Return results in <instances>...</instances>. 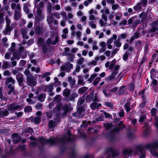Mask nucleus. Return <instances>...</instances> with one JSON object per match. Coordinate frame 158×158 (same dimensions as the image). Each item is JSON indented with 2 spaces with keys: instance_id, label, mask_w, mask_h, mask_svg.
<instances>
[{
  "instance_id": "obj_1",
  "label": "nucleus",
  "mask_w": 158,
  "mask_h": 158,
  "mask_svg": "<svg viewBox=\"0 0 158 158\" xmlns=\"http://www.w3.org/2000/svg\"><path fill=\"white\" fill-rule=\"evenodd\" d=\"M67 134L69 135V137L67 138H55L46 139L44 138H41L39 139V141L42 145L49 144L51 145H54L57 144L59 143L64 144L66 142L72 141L75 138L73 135H71L70 131H68Z\"/></svg>"
},
{
  "instance_id": "obj_2",
  "label": "nucleus",
  "mask_w": 158,
  "mask_h": 158,
  "mask_svg": "<svg viewBox=\"0 0 158 158\" xmlns=\"http://www.w3.org/2000/svg\"><path fill=\"white\" fill-rule=\"evenodd\" d=\"M6 26L5 30L3 31L5 35H10L11 31L16 26V22H13L11 23V20L7 16L5 17Z\"/></svg>"
},
{
  "instance_id": "obj_3",
  "label": "nucleus",
  "mask_w": 158,
  "mask_h": 158,
  "mask_svg": "<svg viewBox=\"0 0 158 158\" xmlns=\"http://www.w3.org/2000/svg\"><path fill=\"white\" fill-rule=\"evenodd\" d=\"M125 127L123 124L122 121H120L118 124L117 127L112 129L111 132L107 135V136L111 140H113L115 137V134L118 133Z\"/></svg>"
},
{
  "instance_id": "obj_4",
  "label": "nucleus",
  "mask_w": 158,
  "mask_h": 158,
  "mask_svg": "<svg viewBox=\"0 0 158 158\" xmlns=\"http://www.w3.org/2000/svg\"><path fill=\"white\" fill-rule=\"evenodd\" d=\"M145 147L150 150L152 155L158 157V152L155 150V148L158 149V142H153L151 144H147L145 145Z\"/></svg>"
},
{
  "instance_id": "obj_5",
  "label": "nucleus",
  "mask_w": 158,
  "mask_h": 158,
  "mask_svg": "<svg viewBox=\"0 0 158 158\" xmlns=\"http://www.w3.org/2000/svg\"><path fill=\"white\" fill-rule=\"evenodd\" d=\"M26 83L27 85L30 87H34L37 84L36 78L32 75H29L27 77Z\"/></svg>"
},
{
  "instance_id": "obj_6",
  "label": "nucleus",
  "mask_w": 158,
  "mask_h": 158,
  "mask_svg": "<svg viewBox=\"0 0 158 158\" xmlns=\"http://www.w3.org/2000/svg\"><path fill=\"white\" fill-rule=\"evenodd\" d=\"M53 35L50 36V38H48L46 41V44L48 46H50L51 44L52 45H56L59 41V37L58 35H56L55 37V39L52 40L54 38Z\"/></svg>"
},
{
  "instance_id": "obj_7",
  "label": "nucleus",
  "mask_w": 158,
  "mask_h": 158,
  "mask_svg": "<svg viewBox=\"0 0 158 158\" xmlns=\"http://www.w3.org/2000/svg\"><path fill=\"white\" fill-rule=\"evenodd\" d=\"M16 78L19 86L22 87L23 89L24 88L25 86L23 84V75L20 73H18L16 75Z\"/></svg>"
},
{
  "instance_id": "obj_8",
  "label": "nucleus",
  "mask_w": 158,
  "mask_h": 158,
  "mask_svg": "<svg viewBox=\"0 0 158 158\" xmlns=\"http://www.w3.org/2000/svg\"><path fill=\"white\" fill-rule=\"evenodd\" d=\"M22 106L21 105L15 103H13L10 104L8 106V109L9 110L11 111L17 110H20L22 109Z\"/></svg>"
},
{
  "instance_id": "obj_9",
  "label": "nucleus",
  "mask_w": 158,
  "mask_h": 158,
  "mask_svg": "<svg viewBox=\"0 0 158 158\" xmlns=\"http://www.w3.org/2000/svg\"><path fill=\"white\" fill-rule=\"evenodd\" d=\"M134 51L133 47H130L123 55V59L125 61L127 60L128 57L131 55L132 53Z\"/></svg>"
},
{
  "instance_id": "obj_10",
  "label": "nucleus",
  "mask_w": 158,
  "mask_h": 158,
  "mask_svg": "<svg viewBox=\"0 0 158 158\" xmlns=\"http://www.w3.org/2000/svg\"><path fill=\"white\" fill-rule=\"evenodd\" d=\"M108 158L112 157L113 158H115L119 154V153L117 150L113 148H110L108 150Z\"/></svg>"
},
{
  "instance_id": "obj_11",
  "label": "nucleus",
  "mask_w": 158,
  "mask_h": 158,
  "mask_svg": "<svg viewBox=\"0 0 158 158\" xmlns=\"http://www.w3.org/2000/svg\"><path fill=\"white\" fill-rule=\"evenodd\" d=\"M36 14L37 16L35 18V23L39 24L40 22L44 19V16L41 11H36Z\"/></svg>"
},
{
  "instance_id": "obj_12",
  "label": "nucleus",
  "mask_w": 158,
  "mask_h": 158,
  "mask_svg": "<svg viewBox=\"0 0 158 158\" xmlns=\"http://www.w3.org/2000/svg\"><path fill=\"white\" fill-rule=\"evenodd\" d=\"M73 67V65L69 62H67V63L60 67V69L61 71H66L69 73L71 69H72Z\"/></svg>"
},
{
  "instance_id": "obj_13",
  "label": "nucleus",
  "mask_w": 158,
  "mask_h": 158,
  "mask_svg": "<svg viewBox=\"0 0 158 158\" xmlns=\"http://www.w3.org/2000/svg\"><path fill=\"white\" fill-rule=\"evenodd\" d=\"M137 152H139L140 153V156L139 158H145V151L144 148L141 146H137L135 148Z\"/></svg>"
},
{
  "instance_id": "obj_14",
  "label": "nucleus",
  "mask_w": 158,
  "mask_h": 158,
  "mask_svg": "<svg viewBox=\"0 0 158 158\" xmlns=\"http://www.w3.org/2000/svg\"><path fill=\"white\" fill-rule=\"evenodd\" d=\"M11 136L12 141L14 143H17L20 141L21 140L20 137L17 133L13 134Z\"/></svg>"
},
{
  "instance_id": "obj_15",
  "label": "nucleus",
  "mask_w": 158,
  "mask_h": 158,
  "mask_svg": "<svg viewBox=\"0 0 158 158\" xmlns=\"http://www.w3.org/2000/svg\"><path fill=\"white\" fill-rule=\"evenodd\" d=\"M13 85L11 84L6 85L9 89L8 94L9 95L11 93H13L14 95H16L17 94V92L15 89V87Z\"/></svg>"
},
{
  "instance_id": "obj_16",
  "label": "nucleus",
  "mask_w": 158,
  "mask_h": 158,
  "mask_svg": "<svg viewBox=\"0 0 158 158\" xmlns=\"http://www.w3.org/2000/svg\"><path fill=\"white\" fill-rule=\"evenodd\" d=\"M6 81L5 82V84L6 85L9 84L14 85L15 83V80L11 77H9L5 78Z\"/></svg>"
},
{
  "instance_id": "obj_17",
  "label": "nucleus",
  "mask_w": 158,
  "mask_h": 158,
  "mask_svg": "<svg viewBox=\"0 0 158 158\" xmlns=\"http://www.w3.org/2000/svg\"><path fill=\"white\" fill-rule=\"evenodd\" d=\"M151 85L153 86L155 92L158 93V81L156 79H153Z\"/></svg>"
},
{
  "instance_id": "obj_18",
  "label": "nucleus",
  "mask_w": 158,
  "mask_h": 158,
  "mask_svg": "<svg viewBox=\"0 0 158 158\" xmlns=\"http://www.w3.org/2000/svg\"><path fill=\"white\" fill-rule=\"evenodd\" d=\"M94 92L92 91L86 97L85 101L87 102H90L93 101L94 98Z\"/></svg>"
},
{
  "instance_id": "obj_19",
  "label": "nucleus",
  "mask_w": 158,
  "mask_h": 158,
  "mask_svg": "<svg viewBox=\"0 0 158 158\" xmlns=\"http://www.w3.org/2000/svg\"><path fill=\"white\" fill-rule=\"evenodd\" d=\"M35 33L37 35H42L43 33V27L39 26H37L35 28Z\"/></svg>"
},
{
  "instance_id": "obj_20",
  "label": "nucleus",
  "mask_w": 158,
  "mask_h": 158,
  "mask_svg": "<svg viewBox=\"0 0 158 158\" xmlns=\"http://www.w3.org/2000/svg\"><path fill=\"white\" fill-rule=\"evenodd\" d=\"M116 75V73L112 72L110 75L106 77V79L108 81H114L115 80H117V78L115 77Z\"/></svg>"
},
{
  "instance_id": "obj_21",
  "label": "nucleus",
  "mask_w": 158,
  "mask_h": 158,
  "mask_svg": "<svg viewBox=\"0 0 158 158\" xmlns=\"http://www.w3.org/2000/svg\"><path fill=\"white\" fill-rule=\"evenodd\" d=\"M62 108L64 111V113L65 114L67 113L70 110H71L73 109L71 107L70 104L64 105L63 106Z\"/></svg>"
},
{
  "instance_id": "obj_22",
  "label": "nucleus",
  "mask_w": 158,
  "mask_h": 158,
  "mask_svg": "<svg viewBox=\"0 0 158 158\" xmlns=\"http://www.w3.org/2000/svg\"><path fill=\"white\" fill-rule=\"evenodd\" d=\"M101 104H98L97 102H94L90 105V107L93 110H94L96 109H98L101 106Z\"/></svg>"
},
{
  "instance_id": "obj_23",
  "label": "nucleus",
  "mask_w": 158,
  "mask_h": 158,
  "mask_svg": "<svg viewBox=\"0 0 158 158\" xmlns=\"http://www.w3.org/2000/svg\"><path fill=\"white\" fill-rule=\"evenodd\" d=\"M44 6V2L43 1H41L37 5V11H38L42 12Z\"/></svg>"
},
{
  "instance_id": "obj_24",
  "label": "nucleus",
  "mask_w": 158,
  "mask_h": 158,
  "mask_svg": "<svg viewBox=\"0 0 158 158\" xmlns=\"http://www.w3.org/2000/svg\"><path fill=\"white\" fill-rule=\"evenodd\" d=\"M78 96L77 94L76 93H73L69 97L66 98H65V100L66 102H69L72 101L74 99L77 97Z\"/></svg>"
},
{
  "instance_id": "obj_25",
  "label": "nucleus",
  "mask_w": 158,
  "mask_h": 158,
  "mask_svg": "<svg viewBox=\"0 0 158 158\" xmlns=\"http://www.w3.org/2000/svg\"><path fill=\"white\" fill-rule=\"evenodd\" d=\"M30 7L29 2H27L23 4V9L25 12L28 13L29 12V7Z\"/></svg>"
},
{
  "instance_id": "obj_26",
  "label": "nucleus",
  "mask_w": 158,
  "mask_h": 158,
  "mask_svg": "<svg viewBox=\"0 0 158 158\" xmlns=\"http://www.w3.org/2000/svg\"><path fill=\"white\" fill-rule=\"evenodd\" d=\"M141 44V41L140 40H137L135 42V46L138 49V51L140 52L142 48Z\"/></svg>"
},
{
  "instance_id": "obj_27",
  "label": "nucleus",
  "mask_w": 158,
  "mask_h": 158,
  "mask_svg": "<svg viewBox=\"0 0 158 158\" xmlns=\"http://www.w3.org/2000/svg\"><path fill=\"white\" fill-rule=\"evenodd\" d=\"M157 72L156 71L155 69L153 68L150 71V77L152 80L155 79L154 78H156Z\"/></svg>"
},
{
  "instance_id": "obj_28",
  "label": "nucleus",
  "mask_w": 158,
  "mask_h": 158,
  "mask_svg": "<svg viewBox=\"0 0 158 158\" xmlns=\"http://www.w3.org/2000/svg\"><path fill=\"white\" fill-rule=\"evenodd\" d=\"M53 84L51 83L48 85L45 86V89L46 91L49 92H51L53 89Z\"/></svg>"
},
{
  "instance_id": "obj_29",
  "label": "nucleus",
  "mask_w": 158,
  "mask_h": 158,
  "mask_svg": "<svg viewBox=\"0 0 158 158\" xmlns=\"http://www.w3.org/2000/svg\"><path fill=\"white\" fill-rule=\"evenodd\" d=\"M46 94L45 93H43L40 94L38 97V100L39 101L43 102L46 98Z\"/></svg>"
},
{
  "instance_id": "obj_30",
  "label": "nucleus",
  "mask_w": 158,
  "mask_h": 158,
  "mask_svg": "<svg viewBox=\"0 0 158 158\" xmlns=\"http://www.w3.org/2000/svg\"><path fill=\"white\" fill-rule=\"evenodd\" d=\"M70 94V90L67 88L65 89L63 92V95L66 98L69 97Z\"/></svg>"
},
{
  "instance_id": "obj_31",
  "label": "nucleus",
  "mask_w": 158,
  "mask_h": 158,
  "mask_svg": "<svg viewBox=\"0 0 158 158\" xmlns=\"http://www.w3.org/2000/svg\"><path fill=\"white\" fill-rule=\"evenodd\" d=\"M21 18V15L20 12H19L17 11H15V14L14 15V19L15 20L18 21Z\"/></svg>"
},
{
  "instance_id": "obj_32",
  "label": "nucleus",
  "mask_w": 158,
  "mask_h": 158,
  "mask_svg": "<svg viewBox=\"0 0 158 158\" xmlns=\"http://www.w3.org/2000/svg\"><path fill=\"white\" fill-rule=\"evenodd\" d=\"M133 153V151L131 149H125L123 151V153L124 154H127L130 156Z\"/></svg>"
},
{
  "instance_id": "obj_33",
  "label": "nucleus",
  "mask_w": 158,
  "mask_h": 158,
  "mask_svg": "<svg viewBox=\"0 0 158 158\" xmlns=\"http://www.w3.org/2000/svg\"><path fill=\"white\" fill-rule=\"evenodd\" d=\"M68 81L69 82L71 87L72 88V86L75 84L76 81L75 79L74 78L73 79L71 77H69L68 78Z\"/></svg>"
},
{
  "instance_id": "obj_34",
  "label": "nucleus",
  "mask_w": 158,
  "mask_h": 158,
  "mask_svg": "<svg viewBox=\"0 0 158 158\" xmlns=\"http://www.w3.org/2000/svg\"><path fill=\"white\" fill-rule=\"evenodd\" d=\"M144 127V132L146 135L148 134L149 133L150 130V127L148 126V123H145Z\"/></svg>"
},
{
  "instance_id": "obj_35",
  "label": "nucleus",
  "mask_w": 158,
  "mask_h": 158,
  "mask_svg": "<svg viewBox=\"0 0 158 158\" xmlns=\"http://www.w3.org/2000/svg\"><path fill=\"white\" fill-rule=\"evenodd\" d=\"M88 89V88L85 86H83L80 88L78 90V92L81 94H83Z\"/></svg>"
},
{
  "instance_id": "obj_36",
  "label": "nucleus",
  "mask_w": 158,
  "mask_h": 158,
  "mask_svg": "<svg viewBox=\"0 0 158 158\" xmlns=\"http://www.w3.org/2000/svg\"><path fill=\"white\" fill-rule=\"evenodd\" d=\"M70 49L69 47H66L64 48V51L62 53V55L63 56H68L71 53H69Z\"/></svg>"
},
{
  "instance_id": "obj_37",
  "label": "nucleus",
  "mask_w": 158,
  "mask_h": 158,
  "mask_svg": "<svg viewBox=\"0 0 158 158\" xmlns=\"http://www.w3.org/2000/svg\"><path fill=\"white\" fill-rule=\"evenodd\" d=\"M142 6L139 2L137 4L134 6L133 9L135 11H138L141 10L142 9Z\"/></svg>"
},
{
  "instance_id": "obj_38",
  "label": "nucleus",
  "mask_w": 158,
  "mask_h": 158,
  "mask_svg": "<svg viewBox=\"0 0 158 158\" xmlns=\"http://www.w3.org/2000/svg\"><path fill=\"white\" fill-rule=\"evenodd\" d=\"M104 105L112 109H114V106L113 104L110 102H106L104 103Z\"/></svg>"
},
{
  "instance_id": "obj_39",
  "label": "nucleus",
  "mask_w": 158,
  "mask_h": 158,
  "mask_svg": "<svg viewBox=\"0 0 158 158\" xmlns=\"http://www.w3.org/2000/svg\"><path fill=\"white\" fill-rule=\"evenodd\" d=\"M56 125V122L51 120L49 122L48 127L49 128H54Z\"/></svg>"
},
{
  "instance_id": "obj_40",
  "label": "nucleus",
  "mask_w": 158,
  "mask_h": 158,
  "mask_svg": "<svg viewBox=\"0 0 158 158\" xmlns=\"http://www.w3.org/2000/svg\"><path fill=\"white\" fill-rule=\"evenodd\" d=\"M125 86H121L118 90V94L120 95H123L124 93Z\"/></svg>"
},
{
  "instance_id": "obj_41",
  "label": "nucleus",
  "mask_w": 158,
  "mask_h": 158,
  "mask_svg": "<svg viewBox=\"0 0 158 158\" xmlns=\"http://www.w3.org/2000/svg\"><path fill=\"white\" fill-rule=\"evenodd\" d=\"M113 40L112 38H110L107 41L106 44L108 48L109 49H111L112 48V46L110 44L113 41Z\"/></svg>"
},
{
  "instance_id": "obj_42",
  "label": "nucleus",
  "mask_w": 158,
  "mask_h": 158,
  "mask_svg": "<svg viewBox=\"0 0 158 158\" xmlns=\"http://www.w3.org/2000/svg\"><path fill=\"white\" fill-rule=\"evenodd\" d=\"M67 60L69 61H70L72 62H73L74 61L73 59L75 58V55L72 53L70 54L69 55L67 56Z\"/></svg>"
},
{
  "instance_id": "obj_43",
  "label": "nucleus",
  "mask_w": 158,
  "mask_h": 158,
  "mask_svg": "<svg viewBox=\"0 0 158 158\" xmlns=\"http://www.w3.org/2000/svg\"><path fill=\"white\" fill-rule=\"evenodd\" d=\"M98 76V74L97 73H94L90 76V77L87 80V81L90 83L92 82L94 79L97 77Z\"/></svg>"
},
{
  "instance_id": "obj_44",
  "label": "nucleus",
  "mask_w": 158,
  "mask_h": 158,
  "mask_svg": "<svg viewBox=\"0 0 158 158\" xmlns=\"http://www.w3.org/2000/svg\"><path fill=\"white\" fill-rule=\"evenodd\" d=\"M84 81V79L82 76H79L78 77V83L79 85H84V83H83Z\"/></svg>"
},
{
  "instance_id": "obj_45",
  "label": "nucleus",
  "mask_w": 158,
  "mask_h": 158,
  "mask_svg": "<svg viewBox=\"0 0 158 158\" xmlns=\"http://www.w3.org/2000/svg\"><path fill=\"white\" fill-rule=\"evenodd\" d=\"M104 127L107 130H110L112 128L113 125L111 123H107L104 124Z\"/></svg>"
},
{
  "instance_id": "obj_46",
  "label": "nucleus",
  "mask_w": 158,
  "mask_h": 158,
  "mask_svg": "<svg viewBox=\"0 0 158 158\" xmlns=\"http://www.w3.org/2000/svg\"><path fill=\"white\" fill-rule=\"evenodd\" d=\"M53 17L52 15L48 16L47 17V21L48 24H51L53 22Z\"/></svg>"
},
{
  "instance_id": "obj_47",
  "label": "nucleus",
  "mask_w": 158,
  "mask_h": 158,
  "mask_svg": "<svg viewBox=\"0 0 158 158\" xmlns=\"http://www.w3.org/2000/svg\"><path fill=\"white\" fill-rule=\"evenodd\" d=\"M32 110V108L31 106H26L24 108V111L25 112H30Z\"/></svg>"
},
{
  "instance_id": "obj_48",
  "label": "nucleus",
  "mask_w": 158,
  "mask_h": 158,
  "mask_svg": "<svg viewBox=\"0 0 158 158\" xmlns=\"http://www.w3.org/2000/svg\"><path fill=\"white\" fill-rule=\"evenodd\" d=\"M149 45L148 44H146L144 48V55L145 56H146L147 55L148 52V51Z\"/></svg>"
},
{
  "instance_id": "obj_49",
  "label": "nucleus",
  "mask_w": 158,
  "mask_h": 158,
  "mask_svg": "<svg viewBox=\"0 0 158 158\" xmlns=\"http://www.w3.org/2000/svg\"><path fill=\"white\" fill-rule=\"evenodd\" d=\"M140 1L139 3L141 5L144 7L147 6L148 2V0H140Z\"/></svg>"
},
{
  "instance_id": "obj_50",
  "label": "nucleus",
  "mask_w": 158,
  "mask_h": 158,
  "mask_svg": "<svg viewBox=\"0 0 158 158\" xmlns=\"http://www.w3.org/2000/svg\"><path fill=\"white\" fill-rule=\"evenodd\" d=\"M61 98L60 95H56L54 98L53 100L54 101L58 102H60Z\"/></svg>"
},
{
  "instance_id": "obj_51",
  "label": "nucleus",
  "mask_w": 158,
  "mask_h": 158,
  "mask_svg": "<svg viewBox=\"0 0 158 158\" xmlns=\"http://www.w3.org/2000/svg\"><path fill=\"white\" fill-rule=\"evenodd\" d=\"M38 43L40 45L42 46L44 44V40L43 38L41 37H39L38 39Z\"/></svg>"
},
{
  "instance_id": "obj_52",
  "label": "nucleus",
  "mask_w": 158,
  "mask_h": 158,
  "mask_svg": "<svg viewBox=\"0 0 158 158\" xmlns=\"http://www.w3.org/2000/svg\"><path fill=\"white\" fill-rule=\"evenodd\" d=\"M85 102V99L84 98L82 97L78 99L77 103V105H82Z\"/></svg>"
},
{
  "instance_id": "obj_53",
  "label": "nucleus",
  "mask_w": 158,
  "mask_h": 158,
  "mask_svg": "<svg viewBox=\"0 0 158 158\" xmlns=\"http://www.w3.org/2000/svg\"><path fill=\"white\" fill-rule=\"evenodd\" d=\"M15 43H12L10 48L8 49L11 52H14L15 50Z\"/></svg>"
},
{
  "instance_id": "obj_54",
  "label": "nucleus",
  "mask_w": 158,
  "mask_h": 158,
  "mask_svg": "<svg viewBox=\"0 0 158 158\" xmlns=\"http://www.w3.org/2000/svg\"><path fill=\"white\" fill-rule=\"evenodd\" d=\"M84 58L83 57H81L78 60V61L77 62V64H78L80 65H81L84 62Z\"/></svg>"
},
{
  "instance_id": "obj_55",
  "label": "nucleus",
  "mask_w": 158,
  "mask_h": 158,
  "mask_svg": "<svg viewBox=\"0 0 158 158\" xmlns=\"http://www.w3.org/2000/svg\"><path fill=\"white\" fill-rule=\"evenodd\" d=\"M42 50L44 54L46 53L48 51V47L47 46H48L47 44H44L42 45Z\"/></svg>"
},
{
  "instance_id": "obj_56",
  "label": "nucleus",
  "mask_w": 158,
  "mask_h": 158,
  "mask_svg": "<svg viewBox=\"0 0 158 158\" xmlns=\"http://www.w3.org/2000/svg\"><path fill=\"white\" fill-rule=\"evenodd\" d=\"M52 6L51 3H48L47 6V11L49 14L51 13Z\"/></svg>"
},
{
  "instance_id": "obj_57",
  "label": "nucleus",
  "mask_w": 158,
  "mask_h": 158,
  "mask_svg": "<svg viewBox=\"0 0 158 158\" xmlns=\"http://www.w3.org/2000/svg\"><path fill=\"white\" fill-rule=\"evenodd\" d=\"M8 110L6 109L5 110H2V118L8 115L9 114Z\"/></svg>"
},
{
  "instance_id": "obj_58",
  "label": "nucleus",
  "mask_w": 158,
  "mask_h": 158,
  "mask_svg": "<svg viewBox=\"0 0 158 158\" xmlns=\"http://www.w3.org/2000/svg\"><path fill=\"white\" fill-rule=\"evenodd\" d=\"M9 66V63L8 62L4 61L3 62V64L2 66V69H5L8 68Z\"/></svg>"
},
{
  "instance_id": "obj_59",
  "label": "nucleus",
  "mask_w": 158,
  "mask_h": 158,
  "mask_svg": "<svg viewBox=\"0 0 158 158\" xmlns=\"http://www.w3.org/2000/svg\"><path fill=\"white\" fill-rule=\"evenodd\" d=\"M118 114L121 117H123L124 116V111L123 109H121L118 113Z\"/></svg>"
},
{
  "instance_id": "obj_60",
  "label": "nucleus",
  "mask_w": 158,
  "mask_h": 158,
  "mask_svg": "<svg viewBox=\"0 0 158 158\" xmlns=\"http://www.w3.org/2000/svg\"><path fill=\"white\" fill-rule=\"evenodd\" d=\"M157 110L156 108H152L151 110V113L152 116H154L156 115Z\"/></svg>"
},
{
  "instance_id": "obj_61",
  "label": "nucleus",
  "mask_w": 158,
  "mask_h": 158,
  "mask_svg": "<svg viewBox=\"0 0 158 158\" xmlns=\"http://www.w3.org/2000/svg\"><path fill=\"white\" fill-rule=\"evenodd\" d=\"M40 121V118L39 117H35L33 119V122L36 123H39Z\"/></svg>"
},
{
  "instance_id": "obj_62",
  "label": "nucleus",
  "mask_w": 158,
  "mask_h": 158,
  "mask_svg": "<svg viewBox=\"0 0 158 158\" xmlns=\"http://www.w3.org/2000/svg\"><path fill=\"white\" fill-rule=\"evenodd\" d=\"M139 22L140 20H134L132 23V26L134 27H136L139 24Z\"/></svg>"
},
{
  "instance_id": "obj_63",
  "label": "nucleus",
  "mask_w": 158,
  "mask_h": 158,
  "mask_svg": "<svg viewBox=\"0 0 158 158\" xmlns=\"http://www.w3.org/2000/svg\"><path fill=\"white\" fill-rule=\"evenodd\" d=\"M85 110L84 109V108L82 106H81L79 107L77 110V111L79 112L80 114H82V113L85 112Z\"/></svg>"
},
{
  "instance_id": "obj_64",
  "label": "nucleus",
  "mask_w": 158,
  "mask_h": 158,
  "mask_svg": "<svg viewBox=\"0 0 158 158\" xmlns=\"http://www.w3.org/2000/svg\"><path fill=\"white\" fill-rule=\"evenodd\" d=\"M21 54V53L19 52H16L14 53V56L17 60H19Z\"/></svg>"
}]
</instances>
